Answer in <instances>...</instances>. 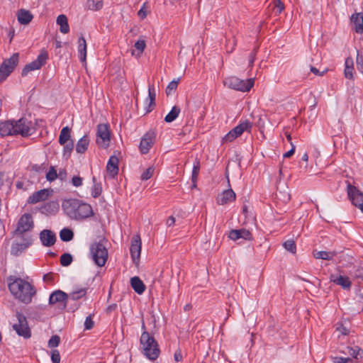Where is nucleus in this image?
<instances>
[{
    "mask_svg": "<svg viewBox=\"0 0 363 363\" xmlns=\"http://www.w3.org/2000/svg\"><path fill=\"white\" fill-rule=\"evenodd\" d=\"M9 280V289L11 294L26 304L30 303L35 294L34 287L28 281L13 276H10Z\"/></svg>",
    "mask_w": 363,
    "mask_h": 363,
    "instance_id": "nucleus-1",
    "label": "nucleus"
},
{
    "mask_svg": "<svg viewBox=\"0 0 363 363\" xmlns=\"http://www.w3.org/2000/svg\"><path fill=\"white\" fill-rule=\"evenodd\" d=\"M31 122L25 118L17 121H6L0 123V134L1 136L21 135L28 137L30 133Z\"/></svg>",
    "mask_w": 363,
    "mask_h": 363,
    "instance_id": "nucleus-2",
    "label": "nucleus"
},
{
    "mask_svg": "<svg viewBox=\"0 0 363 363\" xmlns=\"http://www.w3.org/2000/svg\"><path fill=\"white\" fill-rule=\"evenodd\" d=\"M140 344L143 347V354L150 360H155L160 355V350L155 337L144 331L140 337Z\"/></svg>",
    "mask_w": 363,
    "mask_h": 363,
    "instance_id": "nucleus-3",
    "label": "nucleus"
},
{
    "mask_svg": "<svg viewBox=\"0 0 363 363\" xmlns=\"http://www.w3.org/2000/svg\"><path fill=\"white\" fill-rule=\"evenodd\" d=\"M108 240L102 238L90 246V252L95 264L99 267L105 265L108 259V250L106 247Z\"/></svg>",
    "mask_w": 363,
    "mask_h": 363,
    "instance_id": "nucleus-4",
    "label": "nucleus"
},
{
    "mask_svg": "<svg viewBox=\"0 0 363 363\" xmlns=\"http://www.w3.org/2000/svg\"><path fill=\"white\" fill-rule=\"evenodd\" d=\"M34 228L33 216L30 213H24L19 218L16 229L12 232L13 236H30L27 233Z\"/></svg>",
    "mask_w": 363,
    "mask_h": 363,
    "instance_id": "nucleus-5",
    "label": "nucleus"
},
{
    "mask_svg": "<svg viewBox=\"0 0 363 363\" xmlns=\"http://www.w3.org/2000/svg\"><path fill=\"white\" fill-rule=\"evenodd\" d=\"M224 85L240 91H249L254 86V79L242 80L236 77H230L224 80Z\"/></svg>",
    "mask_w": 363,
    "mask_h": 363,
    "instance_id": "nucleus-6",
    "label": "nucleus"
},
{
    "mask_svg": "<svg viewBox=\"0 0 363 363\" xmlns=\"http://www.w3.org/2000/svg\"><path fill=\"white\" fill-rule=\"evenodd\" d=\"M19 54L13 53L11 57L4 60L0 66V83L4 81L17 67Z\"/></svg>",
    "mask_w": 363,
    "mask_h": 363,
    "instance_id": "nucleus-7",
    "label": "nucleus"
},
{
    "mask_svg": "<svg viewBox=\"0 0 363 363\" xmlns=\"http://www.w3.org/2000/svg\"><path fill=\"white\" fill-rule=\"evenodd\" d=\"M16 316L18 323L13 325V329L18 336L23 337L25 339L30 338L31 337V330L28 326L26 317L20 312H16Z\"/></svg>",
    "mask_w": 363,
    "mask_h": 363,
    "instance_id": "nucleus-8",
    "label": "nucleus"
},
{
    "mask_svg": "<svg viewBox=\"0 0 363 363\" xmlns=\"http://www.w3.org/2000/svg\"><path fill=\"white\" fill-rule=\"evenodd\" d=\"M48 59V53L46 50H42L36 60L26 65L22 69L21 75L26 76L30 72L39 69L45 65Z\"/></svg>",
    "mask_w": 363,
    "mask_h": 363,
    "instance_id": "nucleus-9",
    "label": "nucleus"
},
{
    "mask_svg": "<svg viewBox=\"0 0 363 363\" xmlns=\"http://www.w3.org/2000/svg\"><path fill=\"white\" fill-rule=\"evenodd\" d=\"M110 143V132L107 124H99L96 132V143L103 148L108 147Z\"/></svg>",
    "mask_w": 363,
    "mask_h": 363,
    "instance_id": "nucleus-10",
    "label": "nucleus"
},
{
    "mask_svg": "<svg viewBox=\"0 0 363 363\" xmlns=\"http://www.w3.org/2000/svg\"><path fill=\"white\" fill-rule=\"evenodd\" d=\"M18 238L21 240H15L11 248V255L15 256L21 255L33 244L32 236H21Z\"/></svg>",
    "mask_w": 363,
    "mask_h": 363,
    "instance_id": "nucleus-11",
    "label": "nucleus"
},
{
    "mask_svg": "<svg viewBox=\"0 0 363 363\" xmlns=\"http://www.w3.org/2000/svg\"><path fill=\"white\" fill-rule=\"evenodd\" d=\"M347 190L348 197L352 201V203L358 207L363 213V193L350 182L347 184Z\"/></svg>",
    "mask_w": 363,
    "mask_h": 363,
    "instance_id": "nucleus-12",
    "label": "nucleus"
},
{
    "mask_svg": "<svg viewBox=\"0 0 363 363\" xmlns=\"http://www.w3.org/2000/svg\"><path fill=\"white\" fill-rule=\"evenodd\" d=\"M141 238L139 235H135L131 239L130 252L131 257L135 264H138L141 252Z\"/></svg>",
    "mask_w": 363,
    "mask_h": 363,
    "instance_id": "nucleus-13",
    "label": "nucleus"
},
{
    "mask_svg": "<svg viewBox=\"0 0 363 363\" xmlns=\"http://www.w3.org/2000/svg\"><path fill=\"white\" fill-rule=\"evenodd\" d=\"M67 298L68 295L65 292L61 290H56L50 294L49 298V304H58L59 307L62 306V308H65L67 306Z\"/></svg>",
    "mask_w": 363,
    "mask_h": 363,
    "instance_id": "nucleus-14",
    "label": "nucleus"
},
{
    "mask_svg": "<svg viewBox=\"0 0 363 363\" xmlns=\"http://www.w3.org/2000/svg\"><path fill=\"white\" fill-rule=\"evenodd\" d=\"M93 214L92 208L89 204L81 203L78 200L77 206L76 220H82L91 216Z\"/></svg>",
    "mask_w": 363,
    "mask_h": 363,
    "instance_id": "nucleus-15",
    "label": "nucleus"
},
{
    "mask_svg": "<svg viewBox=\"0 0 363 363\" xmlns=\"http://www.w3.org/2000/svg\"><path fill=\"white\" fill-rule=\"evenodd\" d=\"M40 240L43 246L51 247L56 242V236L52 230L45 229L40 233Z\"/></svg>",
    "mask_w": 363,
    "mask_h": 363,
    "instance_id": "nucleus-16",
    "label": "nucleus"
},
{
    "mask_svg": "<svg viewBox=\"0 0 363 363\" xmlns=\"http://www.w3.org/2000/svg\"><path fill=\"white\" fill-rule=\"evenodd\" d=\"M154 133H147L141 139L139 149L142 154H146L149 152L150 147L154 143Z\"/></svg>",
    "mask_w": 363,
    "mask_h": 363,
    "instance_id": "nucleus-17",
    "label": "nucleus"
},
{
    "mask_svg": "<svg viewBox=\"0 0 363 363\" xmlns=\"http://www.w3.org/2000/svg\"><path fill=\"white\" fill-rule=\"evenodd\" d=\"M77 199H68L62 202V208L65 213L71 218L76 217Z\"/></svg>",
    "mask_w": 363,
    "mask_h": 363,
    "instance_id": "nucleus-18",
    "label": "nucleus"
},
{
    "mask_svg": "<svg viewBox=\"0 0 363 363\" xmlns=\"http://www.w3.org/2000/svg\"><path fill=\"white\" fill-rule=\"evenodd\" d=\"M228 237L230 239L233 240H237L239 238H243L247 240H252L253 239L251 232L245 228L231 230L229 233Z\"/></svg>",
    "mask_w": 363,
    "mask_h": 363,
    "instance_id": "nucleus-19",
    "label": "nucleus"
},
{
    "mask_svg": "<svg viewBox=\"0 0 363 363\" xmlns=\"http://www.w3.org/2000/svg\"><path fill=\"white\" fill-rule=\"evenodd\" d=\"M50 196L48 189H43L34 192L28 199V203L35 204L40 201H45Z\"/></svg>",
    "mask_w": 363,
    "mask_h": 363,
    "instance_id": "nucleus-20",
    "label": "nucleus"
},
{
    "mask_svg": "<svg viewBox=\"0 0 363 363\" xmlns=\"http://www.w3.org/2000/svg\"><path fill=\"white\" fill-rule=\"evenodd\" d=\"M235 197V193L232 190V189L225 190L218 196L216 199L217 203L219 205L226 204L228 202L234 201Z\"/></svg>",
    "mask_w": 363,
    "mask_h": 363,
    "instance_id": "nucleus-21",
    "label": "nucleus"
},
{
    "mask_svg": "<svg viewBox=\"0 0 363 363\" xmlns=\"http://www.w3.org/2000/svg\"><path fill=\"white\" fill-rule=\"evenodd\" d=\"M330 281L337 285L341 286L343 289H350L351 281L349 277L343 276L341 274H330Z\"/></svg>",
    "mask_w": 363,
    "mask_h": 363,
    "instance_id": "nucleus-22",
    "label": "nucleus"
},
{
    "mask_svg": "<svg viewBox=\"0 0 363 363\" xmlns=\"http://www.w3.org/2000/svg\"><path fill=\"white\" fill-rule=\"evenodd\" d=\"M106 171L112 178H114L118 174V159L117 157L114 155L110 157L106 165Z\"/></svg>",
    "mask_w": 363,
    "mask_h": 363,
    "instance_id": "nucleus-23",
    "label": "nucleus"
},
{
    "mask_svg": "<svg viewBox=\"0 0 363 363\" xmlns=\"http://www.w3.org/2000/svg\"><path fill=\"white\" fill-rule=\"evenodd\" d=\"M351 23L357 33L363 32V15L362 13H354L351 17Z\"/></svg>",
    "mask_w": 363,
    "mask_h": 363,
    "instance_id": "nucleus-24",
    "label": "nucleus"
},
{
    "mask_svg": "<svg viewBox=\"0 0 363 363\" xmlns=\"http://www.w3.org/2000/svg\"><path fill=\"white\" fill-rule=\"evenodd\" d=\"M130 283L133 289L138 294H142L146 289L145 284L138 277H132Z\"/></svg>",
    "mask_w": 363,
    "mask_h": 363,
    "instance_id": "nucleus-25",
    "label": "nucleus"
},
{
    "mask_svg": "<svg viewBox=\"0 0 363 363\" xmlns=\"http://www.w3.org/2000/svg\"><path fill=\"white\" fill-rule=\"evenodd\" d=\"M336 251H320L316 249L313 250V255L315 259L332 260L337 255Z\"/></svg>",
    "mask_w": 363,
    "mask_h": 363,
    "instance_id": "nucleus-26",
    "label": "nucleus"
},
{
    "mask_svg": "<svg viewBox=\"0 0 363 363\" xmlns=\"http://www.w3.org/2000/svg\"><path fill=\"white\" fill-rule=\"evenodd\" d=\"M17 18L21 24L27 25L32 21L33 16L30 11L21 9L17 12Z\"/></svg>",
    "mask_w": 363,
    "mask_h": 363,
    "instance_id": "nucleus-27",
    "label": "nucleus"
},
{
    "mask_svg": "<svg viewBox=\"0 0 363 363\" xmlns=\"http://www.w3.org/2000/svg\"><path fill=\"white\" fill-rule=\"evenodd\" d=\"M59 209V204L56 201H50L48 203H44L41 208H40V211L42 213L45 214H55L57 212Z\"/></svg>",
    "mask_w": 363,
    "mask_h": 363,
    "instance_id": "nucleus-28",
    "label": "nucleus"
},
{
    "mask_svg": "<svg viewBox=\"0 0 363 363\" xmlns=\"http://www.w3.org/2000/svg\"><path fill=\"white\" fill-rule=\"evenodd\" d=\"M89 141V138L87 135H85L82 138H80L76 145L77 152L79 154L84 153L88 149Z\"/></svg>",
    "mask_w": 363,
    "mask_h": 363,
    "instance_id": "nucleus-29",
    "label": "nucleus"
},
{
    "mask_svg": "<svg viewBox=\"0 0 363 363\" xmlns=\"http://www.w3.org/2000/svg\"><path fill=\"white\" fill-rule=\"evenodd\" d=\"M252 128V123L249 121H245L242 123H240L239 125L235 126L233 129L234 133H235L238 137L240 136L245 131L250 132Z\"/></svg>",
    "mask_w": 363,
    "mask_h": 363,
    "instance_id": "nucleus-30",
    "label": "nucleus"
},
{
    "mask_svg": "<svg viewBox=\"0 0 363 363\" xmlns=\"http://www.w3.org/2000/svg\"><path fill=\"white\" fill-rule=\"evenodd\" d=\"M78 52L81 62H86V43L83 36L79 38Z\"/></svg>",
    "mask_w": 363,
    "mask_h": 363,
    "instance_id": "nucleus-31",
    "label": "nucleus"
},
{
    "mask_svg": "<svg viewBox=\"0 0 363 363\" xmlns=\"http://www.w3.org/2000/svg\"><path fill=\"white\" fill-rule=\"evenodd\" d=\"M57 23L60 26V30L62 33H67L69 31L68 20L65 15H59L57 18Z\"/></svg>",
    "mask_w": 363,
    "mask_h": 363,
    "instance_id": "nucleus-32",
    "label": "nucleus"
},
{
    "mask_svg": "<svg viewBox=\"0 0 363 363\" xmlns=\"http://www.w3.org/2000/svg\"><path fill=\"white\" fill-rule=\"evenodd\" d=\"M71 129L68 127H64L61 131L59 136V143L60 145H65L67 142L70 141L71 138Z\"/></svg>",
    "mask_w": 363,
    "mask_h": 363,
    "instance_id": "nucleus-33",
    "label": "nucleus"
},
{
    "mask_svg": "<svg viewBox=\"0 0 363 363\" xmlns=\"http://www.w3.org/2000/svg\"><path fill=\"white\" fill-rule=\"evenodd\" d=\"M353 69H354L353 60L351 57H347L345 60V77L347 79H352L353 78V73H352Z\"/></svg>",
    "mask_w": 363,
    "mask_h": 363,
    "instance_id": "nucleus-34",
    "label": "nucleus"
},
{
    "mask_svg": "<svg viewBox=\"0 0 363 363\" xmlns=\"http://www.w3.org/2000/svg\"><path fill=\"white\" fill-rule=\"evenodd\" d=\"M180 112L181 109L179 106H173L170 112L165 116L164 121L167 123H171L174 121L178 117Z\"/></svg>",
    "mask_w": 363,
    "mask_h": 363,
    "instance_id": "nucleus-35",
    "label": "nucleus"
},
{
    "mask_svg": "<svg viewBox=\"0 0 363 363\" xmlns=\"http://www.w3.org/2000/svg\"><path fill=\"white\" fill-rule=\"evenodd\" d=\"M104 5L102 0H87L86 6L91 11H99L102 9Z\"/></svg>",
    "mask_w": 363,
    "mask_h": 363,
    "instance_id": "nucleus-36",
    "label": "nucleus"
},
{
    "mask_svg": "<svg viewBox=\"0 0 363 363\" xmlns=\"http://www.w3.org/2000/svg\"><path fill=\"white\" fill-rule=\"evenodd\" d=\"M148 98L150 99V104L149 108L147 110V112H150L152 110L153 107L155 106L156 94L153 86H149Z\"/></svg>",
    "mask_w": 363,
    "mask_h": 363,
    "instance_id": "nucleus-37",
    "label": "nucleus"
},
{
    "mask_svg": "<svg viewBox=\"0 0 363 363\" xmlns=\"http://www.w3.org/2000/svg\"><path fill=\"white\" fill-rule=\"evenodd\" d=\"M60 237L62 241L69 242L72 240L74 233L70 229L63 228L60 233Z\"/></svg>",
    "mask_w": 363,
    "mask_h": 363,
    "instance_id": "nucleus-38",
    "label": "nucleus"
},
{
    "mask_svg": "<svg viewBox=\"0 0 363 363\" xmlns=\"http://www.w3.org/2000/svg\"><path fill=\"white\" fill-rule=\"evenodd\" d=\"M94 186L92 188L91 195L94 198L99 197L102 192V187L100 183L96 182V179L95 177L92 178Z\"/></svg>",
    "mask_w": 363,
    "mask_h": 363,
    "instance_id": "nucleus-39",
    "label": "nucleus"
},
{
    "mask_svg": "<svg viewBox=\"0 0 363 363\" xmlns=\"http://www.w3.org/2000/svg\"><path fill=\"white\" fill-rule=\"evenodd\" d=\"M86 289L84 288H82L79 290H77V291H72V293L69 294V297L72 299V300H78L81 298H82L83 296H84L86 295Z\"/></svg>",
    "mask_w": 363,
    "mask_h": 363,
    "instance_id": "nucleus-40",
    "label": "nucleus"
},
{
    "mask_svg": "<svg viewBox=\"0 0 363 363\" xmlns=\"http://www.w3.org/2000/svg\"><path fill=\"white\" fill-rule=\"evenodd\" d=\"M72 262V256L69 253H64L60 257V264L64 267L69 266Z\"/></svg>",
    "mask_w": 363,
    "mask_h": 363,
    "instance_id": "nucleus-41",
    "label": "nucleus"
},
{
    "mask_svg": "<svg viewBox=\"0 0 363 363\" xmlns=\"http://www.w3.org/2000/svg\"><path fill=\"white\" fill-rule=\"evenodd\" d=\"M146 47V43L144 40H138L134 44V48L137 50L138 54L137 56L140 57L141 54L143 52L145 48Z\"/></svg>",
    "mask_w": 363,
    "mask_h": 363,
    "instance_id": "nucleus-42",
    "label": "nucleus"
},
{
    "mask_svg": "<svg viewBox=\"0 0 363 363\" xmlns=\"http://www.w3.org/2000/svg\"><path fill=\"white\" fill-rule=\"evenodd\" d=\"M200 170V162L199 161H196L194 164L193 169H192V174H191V182H196L199 174Z\"/></svg>",
    "mask_w": 363,
    "mask_h": 363,
    "instance_id": "nucleus-43",
    "label": "nucleus"
},
{
    "mask_svg": "<svg viewBox=\"0 0 363 363\" xmlns=\"http://www.w3.org/2000/svg\"><path fill=\"white\" fill-rule=\"evenodd\" d=\"M283 245L287 251L291 253H296V246L295 242L293 240H286L284 242Z\"/></svg>",
    "mask_w": 363,
    "mask_h": 363,
    "instance_id": "nucleus-44",
    "label": "nucleus"
},
{
    "mask_svg": "<svg viewBox=\"0 0 363 363\" xmlns=\"http://www.w3.org/2000/svg\"><path fill=\"white\" fill-rule=\"evenodd\" d=\"M64 145V156L69 157L74 149V142L70 140L67 142Z\"/></svg>",
    "mask_w": 363,
    "mask_h": 363,
    "instance_id": "nucleus-45",
    "label": "nucleus"
},
{
    "mask_svg": "<svg viewBox=\"0 0 363 363\" xmlns=\"http://www.w3.org/2000/svg\"><path fill=\"white\" fill-rule=\"evenodd\" d=\"M58 177L56 169L54 167L51 166L49 171L46 174V179L49 182H52Z\"/></svg>",
    "mask_w": 363,
    "mask_h": 363,
    "instance_id": "nucleus-46",
    "label": "nucleus"
},
{
    "mask_svg": "<svg viewBox=\"0 0 363 363\" xmlns=\"http://www.w3.org/2000/svg\"><path fill=\"white\" fill-rule=\"evenodd\" d=\"M60 342V337L59 335H52L48 341V347L50 348L56 347Z\"/></svg>",
    "mask_w": 363,
    "mask_h": 363,
    "instance_id": "nucleus-47",
    "label": "nucleus"
},
{
    "mask_svg": "<svg viewBox=\"0 0 363 363\" xmlns=\"http://www.w3.org/2000/svg\"><path fill=\"white\" fill-rule=\"evenodd\" d=\"M179 81V79L177 80L174 79L169 83L166 89L167 95H170L172 91H175L177 89Z\"/></svg>",
    "mask_w": 363,
    "mask_h": 363,
    "instance_id": "nucleus-48",
    "label": "nucleus"
},
{
    "mask_svg": "<svg viewBox=\"0 0 363 363\" xmlns=\"http://www.w3.org/2000/svg\"><path fill=\"white\" fill-rule=\"evenodd\" d=\"M356 65L357 69L363 73V54L359 51L357 52Z\"/></svg>",
    "mask_w": 363,
    "mask_h": 363,
    "instance_id": "nucleus-49",
    "label": "nucleus"
},
{
    "mask_svg": "<svg viewBox=\"0 0 363 363\" xmlns=\"http://www.w3.org/2000/svg\"><path fill=\"white\" fill-rule=\"evenodd\" d=\"M155 169L152 167H148L140 176V179L143 181H145L152 177L154 173Z\"/></svg>",
    "mask_w": 363,
    "mask_h": 363,
    "instance_id": "nucleus-50",
    "label": "nucleus"
},
{
    "mask_svg": "<svg viewBox=\"0 0 363 363\" xmlns=\"http://www.w3.org/2000/svg\"><path fill=\"white\" fill-rule=\"evenodd\" d=\"M284 9V4L280 0L274 1V10L277 15L279 14L283 11Z\"/></svg>",
    "mask_w": 363,
    "mask_h": 363,
    "instance_id": "nucleus-51",
    "label": "nucleus"
},
{
    "mask_svg": "<svg viewBox=\"0 0 363 363\" xmlns=\"http://www.w3.org/2000/svg\"><path fill=\"white\" fill-rule=\"evenodd\" d=\"M333 361L335 363H354V359L350 357H335Z\"/></svg>",
    "mask_w": 363,
    "mask_h": 363,
    "instance_id": "nucleus-52",
    "label": "nucleus"
},
{
    "mask_svg": "<svg viewBox=\"0 0 363 363\" xmlns=\"http://www.w3.org/2000/svg\"><path fill=\"white\" fill-rule=\"evenodd\" d=\"M238 138V135L234 133L233 129H232L228 134L225 135V136L223 138V143L225 142H232L235 138Z\"/></svg>",
    "mask_w": 363,
    "mask_h": 363,
    "instance_id": "nucleus-53",
    "label": "nucleus"
},
{
    "mask_svg": "<svg viewBox=\"0 0 363 363\" xmlns=\"http://www.w3.org/2000/svg\"><path fill=\"white\" fill-rule=\"evenodd\" d=\"M51 359L52 363L60 362V354L58 350H53L51 352Z\"/></svg>",
    "mask_w": 363,
    "mask_h": 363,
    "instance_id": "nucleus-54",
    "label": "nucleus"
},
{
    "mask_svg": "<svg viewBox=\"0 0 363 363\" xmlns=\"http://www.w3.org/2000/svg\"><path fill=\"white\" fill-rule=\"evenodd\" d=\"M94 323L92 320L91 315L87 316L84 321V329L91 330L94 327Z\"/></svg>",
    "mask_w": 363,
    "mask_h": 363,
    "instance_id": "nucleus-55",
    "label": "nucleus"
},
{
    "mask_svg": "<svg viewBox=\"0 0 363 363\" xmlns=\"http://www.w3.org/2000/svg\"><path fill=\"white\" fill-rule=\"evenodd\" d=\"M258 50V48H255L249 55V67H251L255 60L256 55Z\"/></svg>",
    "mask_w": 363,
    "mask_h": 363,
    "instance_id": "nucleus-56",
    "label": "nucleus"
},
{
    "mask_svg": "<svg viewBox=\"0 0 363 363\" xmlns=\"http://www.w3.org/2000/svg\"><path fill=\"white\" fill-rule=\"evenodd\" d=\"M31 171H34L38 173L43 172L45 169V167L43 164H33L30 167Z\"/></svg>",
    "mask_w": 363,
    "mask_h": 363,
    "instance_id": "nucleus-57",
    "label": "nucleus"
},
{
    "mask_svg": "<svg viewBox=\"0 0 363 363\" xmlns=\"http://www.w3.org/2000/svg\"><path fill=\"white\" fill-rule=\"evenodd\" d=\"M82 178L78 176H74L72 179V184L74 186L79 187L82 185Z\"/></svg>",
    "mask_w": 363,
    "mask_h": 363,
    "instance_id": "nucleus-58",
    "label": "nucleus"
},
{
    "mask_svg": "<svg viewBox=\"0 0 363 363\" xmlns=\"http://www.w3.org/2000/svg\"><path fill=\"white\" fill-rule=\"evenodd\" d=\"M310 70L313 74L318 76H323L328 71V69H326L323 72H320L317 68L311 65H310Z\"/></svg>",
    "mask_w": 363,
    "mask_h": 363,
    "instance_id": "nucleus-59",
    "label": "nucleus"
},
{
    "mask_svg": "<svg viewBox=\"0 0 363 363\" xmlns=\"http://www.w3.org/2000/svg\"><path fill=\"white\" fill-rule=\"evenodd\" d=\"M145 4L143 6V7L138 12V16L141 19H144L147 16V11L145 9Z\"/></svg>",
    "mask_w": 363,
    "mask_h": 363,
    "instance_id": "nucleus-60",
    "label": "nucleus"
},
{
    "mask_svg": "<svg viewBox=\"0 0 363 363\" xmlns=\"http://www.w3.org/2000/svg\"><path fill=\"white\" fill-rule=\"evenodd\" d=\"M291 145L292 146L291 149L290 150H289L288 152H286V153L284 154V155H283L284 158H289L291 155H294V153L295 152V146L292 144L291 142Z\"/></svg>",
    "mask_w": 363,
    "mask_h": 363,
    "instance_id": "nucleus-61",
    "label": "nucleus"
},
{
    "mask_svg": "<svg viewBox=\"0 0 363 363\" xmlns=\"http://www.w3.org/2000/svg\"><path fill=\"white\" fill-rule=\"evenodd\" d=\"M354 350L357 351L355 354L357 356V360L363 358V350L358 346H354Z\"/></svg>",
    "mask_w": 363,
    "mask_h": 363,
    "instance_id": "nucleus-62",
    "label": "nucleus"
},
{
    "mask_svg": "<svg viewBox=\"0 0 363 363\" xmlns=\"http://www.w3.org/2000/svg\"><path fill=\"white\" fill-rule=\"evenodd\" d=\"M174 358L176 362H180L182 360V354L180 350H177L174 354Z\"/></svg>",
    "mask_w": 363,
    "mask_h": 363,
    "instance_id": "nucleus-63",
    "label": "nucleus"
},
{
    "mask_svg": "<svg viewBox=\"0 0 363 363\" xmlns=\"http://www.w3.org/2000/svg\"><path fill=\"white\" fill-rule=\"evenodd\" d=\"M57 175V178H60L61 180H64L67 177V172L65 169H60Z\"/></svg>",
    "mask_w": 363,
    "mask_h": 363,
    "instance_id": "nucleus-64",
    "label": "nucleus"
}]
</instances>
